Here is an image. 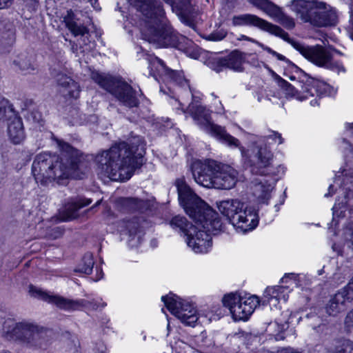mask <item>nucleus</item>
I'll use <instances>...</instances> for the list:
<instances>
[{"instance_id": "f257e3e1", "label": "nucleus", "mask_w": 353, "mask_h": 353, "mask_svg": "<svg viewBox=\"0 0 353 353\" xmlns=\"http://www.w3.org/2000/svg\"><path fill=\"white\" fill-rule=\"evenodd\" d=\"M175 185L181 205L197 225L196 232L187 237L185 241L195 253L205 254L212 248L210 234L221 230L222 223L218 214L186 183L184 178L177 179Z\"/></svg>"}, {"instance_id": "f03ea898", "label": "nucleus", "mask_w": 353, "mask_h": 353, "mask_svg": "<svg viewBox=\"0 0 353 353\" xmlns=\"http://www.w3.org/2000/svg\"><path fill=\"white\" fill-rule=\"evenodd\" d=\"M57 143L60 156L41 153L32 163V173L37 183L44 185L55 180L79 177L78 151L64 141L57 139Z\"/></svg>"}, {"instance_id": "7ed1b4c3", "label": "nucleus", "mask_w": 353, "mask_h": 353, "mask_svg": "<svg viewBox=\"0 0 353 353\" xmlns=\"http://www.w3.org/2000/svg\"><path fill=\"white\" fill-rule=\"evenodd\" d=\"M139 145L125 141L113 145L96 157L98 174L112 181H127L143 163V153Z\"/></svg>"}, {"instance_id": "20e7f679", "label": "nucleus", "mask_w": 353, "mask_h": 353, "mask_svg": "<svg viewBox=\"0 0 353 353\" xmlns=\"http://www.w3.org/2000/svg\"><path fill=\"white\" fill-rule=\"evenodd\" d=\"M139 10L144 16L141 28L143 39L157 47H174L182 49L187 39L174 31L165 17L160 3L152 0H139Z\"/></svg>"}, {"instance_id": "39448f33", "label": "nucleus", "mask_w": 353, "mask_h": 353, "mask_svg": "<svg viewBox=\"0 0 353 353\" xmlns=\"http://www.w3.org/2000/svg\"><path fill=\"white\" fill-rule=\"evenodd\" d=\"M251 162L252 173L261 177L253 181L254 195L259 202L268 203L280 174L284 173V168L274 163L273 153L266 146L257 148Z\"/></svg>"}, {"instance_id": "423d86ee", "label": "nucleus", "mask_w": 353, "mask_h": 353, "mask_svg": "<svg viewBox=\"0 0 353 353\" xmlns=\"http://www.w3.org/2000/svg\"><path fill=\"white\" fill-rule=\"evenodd\" d=\"M191 171L195 182L208 188L230 190L238 181L237 170L212 159L194 161Z\"/></svg>"}, {"instance_id": "0eeeda50", "label": "nucleus", "mask_w": 353, "mask_h": 353, "mask_svg": "<svg viewBox=\"0 0 353 353\" xmlns=\"http://www.w3.org/2000/svg\"><path fill=\"white\" fill-rule=\"evenodd\" d=\"M6 336L33 350H45L51 342V332L31 321H6L3 326Z\"/></svg>"}, {"instance_id": "6e6552de", "label": "nucleus", "mask_w": 353, "mask_h": 353, "mask_svg": "<svg viewBox=\"0 0 353 353\" xmlns=\"http://www.w3.org/2000/svg\"><path fill=\"white\" fill-rule=\"evenodd\" d=\"M219 212L239 232H247L258 225V214L254 207L239 199H227L217 203Z\"/></svg>"}, {"instance_id": "1a4fd4ad", "label": "nucleus", "mask_w": 353, "mask_h": 353, "mask_svg": "<svg viewBox=\"0 0 353 353\" xmlns=\"http://www.w3.org/2000/svg\"><path fill=\"white\" fill-rule=\"evenodd\" d=\"M192 102L188 106V111L196 123L206 132L210 134L222 143L233 148H240V141L228 134L225 128L214 124L211 121V112L204 106L199 104V92L194 90L190 92Z\"/></svg>"}, {"instance_id": "9d476101", "label": "nucleus", "mask_w": 353, "mask_h": 353, "mask_svg": "<svg viewBox=\"0 0 353 353\" xmlns=\"http://www.w3.org/2000/svg\"><path fill=\"white\" fill-rule=\"evenodd\" d=\"M290 8L303 22L314 26H332L337 21L336 11L327 9L323 2L315 0H293Z\"/></svg>"}, {"instance_id": "9b49d317", "label": "nucleus", "mask_w": 353, "mask_h": 353, "mask_svg": "<svg viewBox=\"0 0 353 353\" xmlns=\"http://www.w3.org/2000/svg\"><path fill=\"white\" fill-rule=\"evenodd\" d=\"M29 294L31 296L38 298L49 303L55 305L57 307L65 311H74L81 307L98 310L106 306V303L101 300L88 301L84 299L73 300L66 299L59 295H54L43 291L34 285L29 286Z\"/></svg>"}, {"instance_id": "f8f14e48", "label": "nucleus", "mask_w": 353, "mask_h": 353, "mask_svg": "<svg viewBox=\"0 0 353 353\" xmlns=\"http://www.w3.org/2000/svg\"><path fill=\"white\" fill-rule=\"evenodd\" d=\"M314 94L319 99L325 97H334L336 94V90H314V92H311L310 90H261L260 92H256L254 96L257 97L259 102L261 101L262 97L265 95L272 103H278V101L281 100L283 103L284 99L294 98L302 101L313 97Z\"/></svg>"}, {"instance_id": "ddd939ff", "label": "nucleus", "mask_w": 353, "mask_h": 353, "mask_svg": "<svg viewBox=\"0 0 353 353\" xmlns=\"http://www.w3.org/2000/svg\"><path fill=\"white\" fill-rule=\"evenodd\" d=\"M292 44L305 58L316 65L329 69L338 74L345 72V68L341 63L333 62L332 49L319 45L308 47L296 43Z\"/></svg>"}, {"instance_id": "4468645a", "label": "nucleus", "mask_w": 353, "mask_h": 353, "mask_svg": "<svg viewBox=\"0 0 353 353\" xmlns=\"http://www.w3.org/2000/svg\"><path fill=\"white\" fill-rule=\"evenodd\" d=\"M223 304L228 307L235 321H246L253 313L259 300L256 296H242L237 293H230L222 299Z\"/></svg>"}, {"instance_id": "2eb2a0df", "label": "nucleus", "mask_w": 353, "mask_h": 353, "mask_svg": "<svg viewBox=\"0 0 353 353\" xmlns=\"http://www.w3.org/2000/svg\"><path fill=\"white\" fill-rule=\"evenodd\" d=\"M303 274H296L294 273L285 274L281 279V281L285 285L268 287L264 292L265 301H267L271 308H280L281 301L285 303L289 297V293L294 287L301 285V280Z\"/></svg>"}, {"instance_id": "dca6fc26", "label": "nucleus", "mask_w": 353, "mask_h": 353, "mask_svg": "<svg viewBox=\"0 0 353 353\" xmlns=\"http://www.w3.org/2000/svg\"><path fill=\"white\" fill-rule=\"evenodd\" d=\"M161 301L167 309L185 325L194 326L200 318L192 304L182 300L176 294L170 293L162 296Z\"/></svg>"}, {"instance_id": "f3484780", "label": "nucleus", "mask_w": 353, "mask_h": 353, "mask_svg": "<svg viewBox=\"0 0 353 353\" xmlns=\"http://www.w3.org/2000/svg\"><path fill=\"white\" fill-rule=\"evenodd\" d=\"M150 75L155 81L165 83H174V85L190 88V80L187 79L183 72L176 71L168 68L163 61L157 58H152L149 63Z\"/></svg>"}, {"instance_id": "a211bd4d", "label": "nucleus", "mask_w": 353, "mask_h": 353, "mask_svg": "<svg viewBox=\"0 0 353 353\" xmlns=\"http://www.w3.org/2000/svg\"><path fill=\"white\" fill-rule=\"evenodd\" d=\"M343 178H341V175H337L334 179V184H332L328 188V192L325 194V197L332 196L334 192L337 190V188H339V193L343 195L342 197L338 196L336 202L332 208L333 220H335L336 217H340L343 216V213L345 212L346 205L348 203V196L350 194L349 192L353 191V177L352 176H347V174H343V172L341 174Z\"/></svg>"}, {"instance_id": "6ab92c4d", "label": "nucleus", "mask_w": 353, "mask_h": 353, "mask_svg": "<svg viewBox=\"0 0 353 353\" xmlns=\"http://www.w3.org/2000/svg\"><path fill=\"white\" fill-rule=\"evenodd\" d=\"M234 26H253L270 32L285 41L290 42L288 34L280 27L274 25L254 14H243L234 16L232 19Z\"/></svg>"}, {"instance_id": "aec40b11", "label": "nucleus", "mask_w": 353, "mask_h": 353, "mask_svg": "<svg viewBox=\"0 0 353 353\" xmlns=\"http://www.w3.org/2000/svg\"><path fill=\"white\" fill-rule=\"evenodd\" d=\"M244 61L245 54L239 50H234L225 57L212 54L207 59L205 64L217 72L227 68L236 72H241Z\"/></svg>"}, {"instance_id": "412c9836", "label": "nucleus", "mask_w": 353, "mask_h": 353, "mask_svg": "<svg viewBox=\"0 0 353 353\" xmlns=\"http://www.w3.org/2000/svg\"><path fill=\"white\" fill-rule=\"evenodd\" d=\"M64 21L67 28L70 30L74 37L81 36L79 41L80 48L82 49L81 52H85L90 50L88 44L90 43L89 40V30L85 26L81 25L75 21L73 19V13L72 11H68V14L64 18Z\"/></svg>"}, {"instance_id": "4be33fe9", "label": "nucleus", "mask_w": 353, "mask_h": 353, "mask_svg": "<svg viewBox=\"0 0 353 353\" xmlns=\"http://www.w3.org/2000/svg\"><path fill=\"white\" fill-rule=\"evenodd\" d=\"M118 230L121 235L128 236L130 241H135L136 243L141 242L143 231L141 229L139 219L133 218L121 221L119 223Z\"/></svg>"}, {"instance_id": "5701e85b", "label": "nucleus", "mask_w": 353, "mask_h": 353, "mask_svg": "<svg viewBox=\"0 0 353 353\" xmlns=\"http://www.w3.org/2000/svg\"><path fill=\"white\" fill-rule=\"evenodd\" d=\"M92 79L101 87L114 86V88H132V85L120 77H114L109 74L92 72Z\"/></svg>"}, {"instance_id": "b1692460", "label": "nucleus", "mask_w": 353, "mask_h": 353, "mask_svg": "<svg viewBox=\"0 0 353 353\" xmlns=\"http://www.w3.org/2000/svg\"><path fill=\"white\" fill-rule=\"evenodd\" d=\"M8 120H10L8 124V137L14 144H19L25 139L22 121L17 114Z\"/></svg>"}, {"instance_id": "393cba45", "label": "nucleus", "mask_w": 353, "mask_h": 353, "mask_svg": "<svg viewBox=\"0 0 353 353\" xmlns=\"http://www.w3.org/2000/svg\"><path fill=\"white\" fill-rule=\"evenodd\" d=\"M350 303L344 295L339 291L330 299L325 305L326 313L330 316H336L338 314L344 312Z\"/></svg>"}, {"instance_id": "a878e982", "label": "nucleus", "mask_w": 353, "mask_h": 353, "mask_svg": "<svg viewBox=\"0 0 353 353\" xmlns=\"http://www.w3.org/2000/svg\"><path fill=\"white\" fill-rule=\"evenodd\" d=\"M182 20H188L194 8L190 0H163Z\"/></svg>"}, {"instance_id": "bb28decb", "label": "nucleus", "mask_w": 353, "mask_h": 353, "mask_svg": "<svg viewBox=\"0 0 353 353\" xmlns=\"http://www.w3.org/2000/svg\"><path fill=\"white\" fill-rule=\"evenodd\" d=\"M170 224L174 230H178L179 232L183 234L186 238L192 235V232H195L196 230H197V225H193L188 221L185 217L180 215L174 216L171 219Z\"/></svg>"}, {"instance_id": "cd10ccee", "label": "nucleus", "mask_w": 353, "mask_h": 353, "mask_svg": "<svg viewBox=\"0 0 353 353\" xmlns=\"http://www.w3.org/2000/svg\"><path fill=\"white\" fill-rule=\"evenodd\" d=\"M119 101L128 107H135L138 105V99L134 94V90H109Z\"/></svg>"}, {"instance_id": "c85d7f7f", "label": "nucleus", "mask_w": 353, "mask_h": 353, "mask_svg": "<svg viewBox=\"0 0 353 353\" xmlns=\"http://www.w3.org/2000/svg\"><path fill=\"white\" fill-rule=\"evenodd\" d=\"M270 17L280 23L288 29H292L295 26L294 19L292 17L285 15L282 9L279 6L276 8Z\"/></svg>"}, {"instance_id": "c756f323", "label": "nucleus", "mask_w": 353, "mask_h": 353, "mask_svg": "<svg viewBox=\"0 0 353 353\" xmlns=\"http://www.w3.org/2000/svg\"><path fill=\"white\" fill-rule=\"evenodd\" d=\"M15 115L16 113L9 101L0 96V119H8Z\"/></svg>"}, {"instance_id": "7c9ffc66", "label": "nucleus", "mask_w": 353, "mask_h": 353, "mask_svg": "<svg viewBox=\"0 0 353 353\" xmlns=\"http://www.w3.org/2000/svg\"><path fill=\"white\" fill-rule=\"evenodd\" d=\"M334 345L333 353H353V342L349 339H336Z\"/></svg>"}, {"instance_id": "2f4dec72", "label": "nucleus", "mask_w": 353, "mask_h": 353, "mask_svg": "<svg viewBox=\"0 0 353 353\" xmlns=\"http://www.w3.org/2000/svg\"><path fill=\"white\" fill-rule=\"evenodd\" d=\"M248 1L255 7L263 11L269 17L271 16L278 6L269 0H248Z\"/></svg>"}, {"instance_id": "473e14b6", "label": "nucleus", "mask_w": 353, "mask_h": 353, "mask_svg": "<svg viewBox=\"0 0 353 353\" xmlns=\"http://www.w3.org/2000/svg\"><path fill=\"white\" fill-rule=\"evenodd\" d=\"M13 63L25 73H30L36 69V67L31 62V60L24 55H22L18 57L17 59L14 60Z\"/></svg>"}, {"instance_id": "72a5a7b5", "label": "nucleus", "mask_w": 353, "mask_h": 353, "mask_svg": "<svg viewBox=\"0 0 353 353\" xmlns=\"http://www.w3.org/2000/svg\"><path fill=\"white\" fill-rule=\"evenodd\" d=\"M94 259L91 254H86L83 256L81 263L76 269V272L90 274L92 272Z\"/></svg>"}, {"instance_id": "f704fd0d", "label": "nucleus", "mask_w": 353, "mask_h": 353, "mask_svg": "<svg viewBox=\"0 0 353 353\" xmlns=\"http://www.w3.org/2000/svg\"><path fill=\"white\" fill-rule=\"evenodd\" d=\"M91 202L92 201L90 199H80L77 201H72L71 203L68 204V205L65 207V210L70 211L68 219H72L79 209L89 205Z\"/></svg>"}, {"instance_id": "c9c22d12", "label": "nucleus", "mask_w": 353, "mask_h": 353, "mask_svg": "<svg viewBox=\"0 0 353 353\" xmlns=\"http://www.w3.org/2000/svg\"><path fill=\"white\" fill-rule=\"evenodd\" d=\"M56 81L57 85L59 86L63 87V88H66L68 87H74L75 83L71 77L63 74H59L56 78Z\"/></svg>"}, {"instance_id": "e433bc0d", "label": "nucleus", "mask_w": 353, "mask_h": 353, "mask_svg": "<svg viewBox=\"0 0 353 353\" xmlns=\"http://www.w3.org/2000/svg\"><path fill=\"white\" fill-rule=\"evenodd\" d=\"M339 292L344 295V297L350 302L353 301V276L348 283Z\"/></svg>"}, {"instance_id": "4c0bfd02", "label": "nucleus", "mask_w": 353, "mask_h": 353, "mask_svg": "<svg viewBox=\"0 0 353 353\" xmlns=\"http://www.w3.org/2000/svg\"><path fill=\"white\" fill-rule=\"evenodd\" d=\"M345 239L347 248L353 251V227L346 229L345 232Z\"/></svg>"}, {"instance_id": "58836bf2", "label": "nucleus", "mask_w": 353, "mask_h": 353, "mask_svg": "<svg viewBox=\"0 0 353 353\" xmlns=\"http://www.w3.org/2000/svg\"><path fill=\"white\" fill-rule=\"evenodd\" d=\"M259 46L262 48L264 50L267 51L268 53L271 54L272 56L275 57L278 60L287 61V59L285 58V56L276 52L270 48L265 46L263 44H259Z\"/></svg>"}, {"instance_id": "ea45409f", "label": "nucleus", "mask_w": 353, "mask_h": 353, "mask_svg": "<svg viewBox=\"0 0 353 353\" xmlns=\"http://www.w3.org/2000/svg\"><path fill=\"white\" fill-rule=\"evenodd\" d=\"M268 139H272L275 143L278 141L279 144H282L283 143L284 139H283L281 134L276 131H271L270 134L267 136Z\"/></svg>"}, {"instance_id": "a19ab883", "label": "nucleus", "mask_w": 353, "mask_h": 353, "mask_svg": "<svg viewBox=\"0 0 353 353\" xmlns=\"http://www.w3.org/2000/svg\"><path fill=\"white\" fill-rule=\"evenodd\" d=\"M345 325L348 329L353 328V309L346 315Z\"/></svg>"}, {"instance_id": "79ce46f5", "label": "nucleus", "mask_w": 353, "mask_h": 353, "mask_svg": "<svg viewBox=\"0 0 353 353\" xmlns=\"http://www.w3.org/2000/svg\"><path fill=\"white\" fill-rule=\"evenodd\" d=\"M340 148L344 150V152L346 153L348 152L349 153L353 154V150L352 148V145L345 139H343L341 141Z\"/></svg>"}, {"instance_id": "37998d69", "label": "nucleus", "mask_w": 353, "mask_h": 353, "mask_svg": "<svg viewBox=\"0 0 353 353\" xmlns=\"http://www.w3.org/2000/svg\"><path fill=\"white\" fill-rule=\"evenodd\" d=\"M129 202L135 205V209L139 210L140 207L143 205V201L137 199L130 198L128 199Z\"/></svg>"}, {"instance_id": "c03bdc74", "label": "nucleus", "mask_w": 353, "mask_h": 353, "mask_svg": "<svg viewBox=\"0 0 353 353\" xmlns=\"http://www.w3.org/2000/svg\"><path fill=\"white\" fill-rule=\"evenodd\" d=\"M275 79L277 81L278 85L281 87L282 88H289L288 85L289 83L284 79H281L280 77L276 76Z\"/></svg>"}, {"instance_id": "a18cd8bd", "label": "nucleus", "mask_w": 353, "mask_h": 353, "mask_svg": "<svg viewBox=\"0 0 353 353\" xmlns=\"http://www.w3.org/2000/svg\"><path fill=\"white\" fill-rule=\"evenodd\" d=\"M187 54L189 57H190L191 58H193L194 59H196L199 58V50H191V49H188L187 50Z\"/></svg>"}, {"instance_id": "49530a36", "label": "nucleus", "mask_w": 353, "mask_h": 353, "mask_svg": "<svg viewBox=\"0 0 353 353\" xmlns=\"http://www.w3.org/2000/svg\"><path fill=\"white\" fill-rule=\"evenodd\" d=\"M14 0H0V9L10 7Z\"/></svg>"}, {"instance_id": "de8ad7c7", "label": "nucleus", "mask_w": 353, "mask_h": 353, "mask_svg": "<svg viewBox=\"0 0 353 353\" xmlns=\"http://www.w3.org/2000/svg\"><path fill=\"white\" fill-rule=\"evenodd\" d=\"M345 128L347 134L353 135V123H346Z\"/></svg>"}, {"instance_id": "09e8293b", "label": "nucleus", "mask_w": 353, "mask_h": 353, "mask_svg": "<svg viewBox=\"0 0 353 353\" xmlns=\"http://www.w3.org/2000/svg\"><path fill=\"white\" fill-rule=\"evenodd\" d=\"M332 250L337 253L339 255L343 254V248L342 247L336 243H334L332 246Z\"/></svg>"}, {"instance_id": "8fccbe9b", "label": "nucleus", "mask_w": 353, "mask_h": 353, "mask_svg": "<svg viewBox=\"0 0 353 353\" xmlns=\"http://www.w3.org/2000/svg\"><path fill=\"white\" fill-rule=\"evenodd\" d=\"M239 40L240 41H242V40H245V41H250V42H252V43H256L259 46V44H261V43L258 42L257 41H256L255 39H252V38H250V37H248L245 35H243V34H241L240 36V37L239 38Z\"/></svg>"}, {"instance_id": "3c124183", "label": "nucleus", "mask_w": 353, "mask_h": 353, "mask_svg": "<svg viewBox=\"0 0 353 353\" xmlns=\"http://www.w3.org/2000/svg\"><path fill=\"white\" fill-rule=\"evenodd\" d=\"M32 119L37 123H39L41 121V114L39 112H32Z\"/></svg>"}, {"instance_id": "603ef678", "label": "nucleus", "mask_w": 353, "mask_h": 353, "mask_svg": "<svg viewBox=\"0 0 353 353\" xmlns=\"http://www.w3.org/2000/svg\"><path fill=\"white\" fill-rule=\"evenodd\" d=\"M91 4L92 5V7L94 8V9H98V3H97V0H90Z\"/></svg>"}, {"instance_id": "864d4df0", "label": "nucleus", "mask_w": 353, "mask_h": 353, "mask_svg": "<svg viewBox=\"0 0 353 353\" xmlns=\"http://www.w3.org/2000/svg\"><path fill=\"white\" fill-rule=\"evenodd\" d=\"M352 27H350V37L353 40V17H351Z\"/></svg>"}, {"instance_id": "5fc2aeb1", "label": "nucleus", "mask_w": 353, "mask_h": 353, "mask_svg": "<svg viewBox=\"0 0 353 353\" xmlns=\"http://www.w3.org/2000/svg\"><path fill=\"white\" fill-rule=\"evenodd\" d=\"M310 105L312 106H315V105H318V101H317L316 99H314V100H311Z\"/></svg>"}, {"instance_id": "6e6d98bb", "label": "nucleus", "mask_w": 353, "mask_h": 353, "mask_svg": "<svg viewBox=\"0 0 353 353\" xmlns=\"http://www.w3.org/2000/svg\"><path fill=\"white\" fill-rule=\"evenodd\" d=\"M223 109V108L222 105L220 103V108L216 110V113L221 114Z\"/></svg>"}, {"instance_id": "4d7b16f0", "label": "nucleus", "mask_w": 353, "mask_h": 353, "mask_svg": "<svg viewBox=\"0 0 353 353\" xmlns=\"http://www.w3.org/2000/svg\"><path fill=\"white\" fill-rule=\"evenodd\" d=\"M72 48V50L74 52H77V53L78 52L77 46H73Z\"/></svg>"}, {"instance_id": "13d9d810", "label": "nucleus", "mask_w": 353, "mask_h": 353, "mask_svg": "<svg viewBox=\"0 0 353 353\" xmlns=\"http://www.w3.org/2000/svg\"><path fill=\"white\" fill-rule=\"evenodd\" d=\"M223 37H224V36H221L219 38H216L215 40H221Z\"/></svg>"}, {"instance_id": "bf43d9fd", "label": "nucleus", "mask_w": 353, "mask_h": 353, "mask_svg": "<svg viewBox=\"0 0 353 353\" xmlns=\"http://www.w3.org/2000/svg\"><path fill=\"white\" fill-rule=\"evenodd\" d=\"M101 200L98 201L96 203L95 205H99V204H100V203H101Z\"/></svg>"}]
</instances>
